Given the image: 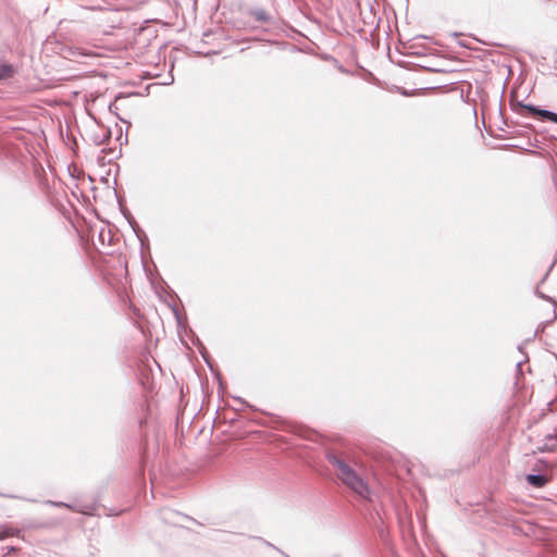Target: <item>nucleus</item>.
I'll list each match as a JSON object with an SVG mask.
<instances>
[{"instance_id":"8","label":"nucleus","mask_w":557,"mask_h":557,"mask_svg":"<svg viewBox=\"0 0 557 557\" xmlns=\"http://www.w3.org/2000/svg\"><path fill=\"white\" fill-rule=\"evenodd\" d=\"M534 293H535V295L537 297H540L542 299H545V300H547V301H549L552 304H555V301L550 297H548L547 295L543 294L539 288H536Z\"/></svg>"},{"instance_id":"11","label":"nucleus","mask_w":557,"mask_h":557,"mask_svg":"<svg viewBox=\"0 0 557 557\" xmlns=\"http://www.w3.org/2000/svg\"><path fill=\"white\" fill-rule=\"evenodd\" d=\"M16 550H17V548L15 546L7 547V554H12V553H15Z\"/></svg>"},{"instance_id":"10","label":"nucleus","mask_w":557,"mask_h":557,"mask_svg":"<svg viewBox=\"0 0 557 557\" xmlns=\"http://www.w3.org/2000/svg\"><path fill=\"white\" fill-rule=\"evenodd\" d=\"M548 121L557 124V113L556 112H552V114L549 115Z\"/></svg>"},{"instance_id":"2","label":"nucleus","mask_w":557,"mask_h":557,"mask_svg":"<svg viewBox=\"0 0 557 557\" xmlns=\"http://www.w3.org/2000/svg\"><path fill=\"white\" fill-rule=\"evenodd\" d=\"M511 108L512 110L524 116V111L528 112V114L532 115V116H539L541 117L542 120H545V121H548L549 119V115L552 114L553 111L550 110H546V109H541L534 104H530V103H523L521 101H517V102H511Z\"/></svg>"},{"instance_id":"7","label":"nucleus","mask_w":557,"mask_h":557,"mask_svg":"<svg viewBox=\"0 0 557 557\" xmlns=\"http://www.w3.org/2000/svg\"><path fill=\"white\" fill-rule=\"evenodd\" d=\"M21 533V530L17 528H13L7 524L0 525V541H3L11 536H18Z\"/></svg>"},{"instance_id":"1","label":"nucleus","mask_w":557,"mask_h":557,"mask_svg":"<svg viewBox=\"0 0 557 557\" xmlns=\"http://www.w3.org/2000/svg\"><path fill=\"white\" fill-rule=\"evenodd\" d=\"M327 461L336 469L341 481L363 498H368L370 490L364 480L341 457L334 453L326 454Z\"/></svg>"},{"instance_id":"9","label":"nucleus","mask_w":557,"mask_h":557,"mask_svg":"<svg viewBox=\"0 0 557 557\" xmlns=\"http://www.w3.org/2000/svg\"><path fill=\"white\" fill-rule=\"evenodd\" d=\"M47 504L49 505H52V506H57V507H67V508H72L71 505L66 504V503H63V502H52V500H48Z\"/></svg>"},{"instance_id":"3","label":"nucleus","mask_w":557,"mask_h":557,"mask_svg":"<svg viewBox=\"0 0 557 557\" xmlns=\"http://www.w3.org/2000/svg\"><path fill=\"white\" fill-rule=\"evenodd\" d=\"M525 481L533 487L542 488L550 481V479L543 473H529L525 475Z\"/></svg>"},{"instance_id":"6","label":"nucleus","mask_w":557,"mask_h":557,"mask_svg":"<svg viewBox=\"0 0 557 557\" xmlns=\"http://www.w3.org/2000/svg\"><path fill=\"white\" fill-rule=\"evenodd\" d=\"M249 15L258 22L269 23L271 21V15L264 9H251Z\"/></svg>"},{"instance_id":"14","label":"nucleus","mask_w":557,"mask_h":557,"mask_svg":"<svg viewBox=\"0 0 557 557\" xmlns=\"http://www.w3.org/2000/svg\"><path fill=\"white\" fill-rule=\"evenodd\" d=\"M547 275H548V272L543 276L541 283H543L546 280Z\"/></svg>"},{"instance_id":"12","label":"nucleus","mask_w":557,"mask_h":557,"mask_svg":"<svg viewBox=\"0 0 557 557\" xmlns=\"http://www.w3.org/2000/svg\"><path fill=\"white\" fill-rule=\"evenodd\" d=\"M523 362H524V361H522V360L517 362V371H518L519 373H521V367H522Z\"/></svg>"},{"instance_id":"5","label":"nucleus","mask_w":557,"mask_h":557,"mask_svg":"<svg viewBox=\"0 0 557 557\" xmlns=\"http://www.w3.org/2000/svg\"><path fill=\"white\" fill-rule=\"evenodd\" d=\"M16 73L15 67L10 63H0V82L12 78Z\"/></svg>"},{"instance_id":"15","label":"nucleus","mask_w":557,"mask_h":557,"mask_svg":"<svg viewBox=\"0 0 557 557\" xmlns=\"http://www.w3.org/2000/svg\"><path fill=\"white\" fill-rule=\"evenodd\" d=\"M236 399L244 404V400L240 397H237Z\"/></svg>"},{"instance_id":"4","label":"nucleus","mask_w":557,"mask_h":557,"mask_svg":"<svg viewBox=\"0 0 557 557\" xmlns=\"http://www.w3.org/2000/svg\"><path fill=\"white\" fill-rule=\"evenodd\" d=\"M160 518L169 524H177L181 518H186L182 513L171 508H162L160 510Z\"/></svg>"},{"instance_id":"16","label":"nucleus","mask_w":557,"mask_h":557,"mask_svg":"<svg viewBox=\"0 0 557 557\" xmlns=\"http://www.w3.org/2000/svg\"><path fill=\"white\" fill-rule=\"evenodd\" d=\"M286 557H290V556H286Z\"/></svg>"},{"instance_id":"13","label":"nucleus","mask_w":557,"mask_h":557,"mask_svg":"<svg viewBox=\"0 0 557 557\" xmlns=\"http://www.w3.org/2000/svg\"><path fill=\"white\" fill-rule=\"evenodd\" d=\"M548 440H552V438H557V433L555 435H548L547 436Z\"/></svg>"}]
</instances>
